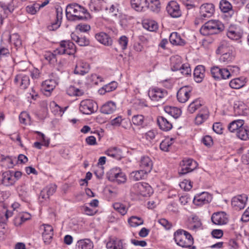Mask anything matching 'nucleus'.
<instances>
[{"instance_id":"1","label":"nucleus","mask_w":249,"mask_h":249,"mask_svg":"<svg viewBox=\"0 0 249 249\" xmlns=\"http://www.w3.org/2000/svg\"><path fill=\"white\" fill-rule=\"evenodd\" d=\"M66 15L69 20L87 19L89 14L83 7L76 3L70 4L66 7Z\"/></svg>"},{"instance_id":"2","label":"nucleus","mask_w":249,"mask_h":249,"mask_svg":"<svg viewBox=\"0 0 249 249\" xmlns=\"http://www.w3.org/2000/svg\"><path fill=\"white\" fill-rule=\"evenodd\" d=\"M174 239L176 243L183 248H189L194 243V239L188 232L181 229L174 233Z\"/></svg>"},{"instance_id":"3","label":"nucleus","mask_w":249,"mask_h":249,"mask_svg":"<svg viewBox=\"0 0 249 249\" xmlns=\"http://www.w3.org/2000/svg\"><path fill=\"white\" fill-rule=\"evenodd\" d=\"M224 27L223 24L218 20H209L200 28V32L204 36L216 34L222 31Z\"/></svg>"},{"instance_id":"4","label":"nucleus","mask_w":249,"mask_h":249,"mask_svg":"<svg viewBox=\"0 0 249 249\" xmlns=\"http://www.w3.org/2000/svg\"><path fill=\"white\" fill-rule=\"evenodd\" d=\"M55 52L59 55L64 54L71 55L76 52L75 46L74 43L70 40H63L61 41L59 47L55 50Z\"/></svg>"},{"instance_id":"5","label":"nucleus","mask_w":249,"mask_h":249,"mask_svg":"<svg viewBox=\"0 0 249 249\" xmlns=\"http://www.w3.org/2000/svg\"><path fill=\"white\" fill-rule=\"evenodd\" d=\"M132 189L136 194L143 196H149L152 193L151 187L145 182L136 183L133 185Z\"/></svg>"},{"instance_id":"6","label":"nucleus","mask_w":249,"mask_h":249,"mask_svg":"<svg viewBox=\"0 0 249 249\" xmlns=\"http://www.w3.org/2000/svg\"><path fill=\"white\" fill-rule=\"evenodd\" d=\"M148 96L153 101L163 102L167 97V92L163 89L154 88L149 90Z\"/></svg>"},{"instance_id":"7","label":"nucleus","mask_w":249,"mask_h":249,"mask_svg":"<svg viewBox=\"0 0 249 249\" xmlns=\"http://www.w3.org/2000/svg\"><path fill=\"white\" fill-rule=\"evenodd\" d=\"M108 179L111 181H116L118 183H124L126 181V177L122 172L120 168H113L108 173Z\"/></svg>"},{"instance_id":"8","label":"nucleus","mask_w":249,"mask_h":249,"mask_svg":"<svg viewBox=\"0 0 249 249\" xmlns=\"http://www.w3.org/2000/svg\"><path fill=\"white\" fill-rule=\"evenodd\" d=\"M214 12V6L212 3H205L201 5L199 8L198 18L206 20L211 18Z\"/></svg>"},{"instance_id":"9","label":"nucleus","mask_w":249,"mask_h":249,"mask_svg":"<svg viewBox=\"0 0 249 249\" xmlns=\"http://www.w3.org/2000/svg\"><path fill=\"white\" fill-rule=\"evenodd\" d=\"M197 166V162L191 159H184L180 163V174H185L195 169Z\"/></svg>"},{"instance_id":"10","label":"nucleus","mask_w":249,"mask_h":249,"mask_svg":"<svg viewBox=\"0 0 249 249\" xmlns=\"http://www.w3.org/2000/svg\"><path fill=\"white\" fill-rule=\"evenodd\" d=\"M192 90L193 88L190 86H184L180 88L177 94L178 102L186 103L190 98Z\"/></svg>"},{"instance_id":"11","label":"nucleus","mask_w":249,"mask_h":249,"mask_svg":"<svg viewBox=\"0 0 249 249\" xmlns=\"http://www.w3.org/2000/svg\"><path fill=\"white\" fill-rule=\"evenodd\" d=\"M212 199V196L210 194L203 192L195 196L193 203L196 205L201 206L209 203Z\"/></svg>"},{"instance_id":"12","label":"nucleus","mask_w":249,"mask_h":249,"mask_svg":"<svg viewBox=\"0 0 249 249\" xmlns=\"http://www.w3.org/2000/svg\"><path fill=\"white\" fill-rule=\"evenodd\" d=\"M248 200V196L245 194L236 196L231 200V205L236 210H241L246 206Z\"/></svg>"},{"instance_id":"13","label":"nucleus","mask_w":249,"mask_h":249,"mask_svg":"<svg viewBox=\"0 0 249 249\" xmlns=\"http://www.w3.org/2000/svg\"><path fill=\"white\" fill-rule=\"evenodd\" d=\"M213 224L217 225L226 224L229 221L227 214L223 211L214 213L211 216Z\"/></svg>"},{"instance_id":"14","label":"nucleus","mask_w":249,"mask_h":249,"mask_svg":"<svg viewBox=\"0 0 249 249\" xmlns=\"http://www.w3.org/2000/svg\"><path fill=\"white\" fill-rule=\"evenodd\" d=\"M95 103L92 100L87 99L81 102L79 110L83 114H90L94 112Z\"/></svg>"},{"instance_id":"15","label":"nucleus","mask_w":249,"mask_h":249,"mask_svg":"<svg viewBox=\"0 0 249 249\" xmlns=\"http://www.w3.org/2000/svg\"><path fill=\"white\" fill-rule=\"evenodd\" d=\"M166 10L171 17L177 18L181 16V12L178 4L175 1H170L166 6Z\"/></svg>"},{"instance_id":"16","label":"nucleus","mask_w":249,"mask_h":249,"mask_svg":"<svg viewBox=\"0 0 249 249\" xmlns=\"http://www.w3.org/2000/svg\"><path fill=\"white\" fill-rule=\"evenodd\" d=\"M89 69L90 67L88 63L83 60H79L76 62L74 73L83 75L89 72Z\"/></svg>"},{"instance_id":"17","label":"nucleus","mask_w":249,"mask_h":249,"mask_svg":"<svg viewBox=\"0 0 249 249\" xmlns=\"http://www.w3.org/2000/svg\"><path fill=\"white\" fill-rule=\"evenodd\" d=\"M56 17L55 21L52 22L51 25L47 26L49 31H55L60 26L62 19V8H57L56 10Z\"/></svg>"},{"instance_id":"18","label":"nucleus","mask_w":249,"mask_h":249,"mask_svg":"<svg viewBox=\"0 0 249 249\" xmlns=\"http://www.w3.org/2000/svg\"><path fill=\"white\" fill-rule=\"evenodd\" d=\"M234 111L236 115L246 116L249 113V109L242 102H237L234 105Z\"/></svg>"},{"instance_id":"19","label":"nucleus","mask_w":249,"mask_h":249,"mask_svg":"<svg viewBox=\"0 0 249 249\" xmlns=\"http://www.w3.org/2000/svg\"><path fill=\"white\" fill-rule=\"evenodd\" d=\"M210 115L207 107H203L199 111L195 118V124L199 125L208 119Z\"/></svg>"},{"instance_id":"20","label":"nucleus","mask_w":249,"mask_h":249,"mask_svg":"<svg viewBox=\"0 0 249 249\" xmlns=\"http://www.w3.org/2000/svg\"><path fill=\"white\" fill-rule=\"evenodd\" d=\"M140 166L142 170L148 174L152 169L153 162L149 157L143 156L141 158Z\"/></svg>"},{"instance_id":"21","label":"nucleus","mask_w":249,"mask_h":249,"mask_svg":"<svg viewBox=\"0 0 249 249\" xmlns=\"http://www.w3.org/2000/svg\"><path fill=\"white\" fill-rule=\"evenodd\" d=\"M132 8L138 12L144 11L147 9V0H131Z\"/></svg>"},{"instance_id":"22","label":"nucleus","mask_w":249,"mask_h":249,"mask_svg":"<svg viewBox=\"0 0 249 249\" xmlns=\"http://www.w3.org/2000/svg\"><path fill=\"white\" fill-rule=\"evenodd\" d=\"M1 183L5 186H10L15 184V182L12 175V171H7L2 174Z\"/></svg>"},{"instance_id":"23","label":"nucleus","mask_w":249,"mask_h":249,"mask_svg":"<svg viewBox=\"0 0 249 249\" xmlns=\"http://www.w3.org/2000/svg\"><path fill=\"white\" fill-rule=\"evenodd\" d=\"M44 231L42 233V237L44 242L46 244H49L53 238V228L47 224L43 225Z\"/></svg>"},{"instance_id":"24","label":"nucleus","mask_w":249,"mask_h":249,"mask_svg":"<svg viewBox=\"0 0 249 249\" xmlns=\"http://www.w3.org/2000/svg\"><path fill=\"white\" fill-rule=\"evenodd\" d=\"M157 123L160 128L165 131H169L172 128L171 123L163 116L158 117Z\"/></svg>"},{"instance_id":"25","label":"nucleus","mask_w":249,"mask_h":249,"mask_svg":"<svg viewBox=\"0 0 249 249\" xmlns=\"http://www.w3.org/2000/svg\"><path fill=\"white\" fill-rule=\"evenodd\" d=\"M95 38L98 41L105 45L110 46L112 43V40L111 37L104 32L96 34L95 35Z\"/></svg>"},{"instance_id":"26","label":"nucleus","mask_w":249,"mask_h":249,"mask_svg":"<svg viewBox=\"0 0 249 249\" xmlns=\"http://www.w3.org/2000/svg\"><path fill=\"white\" fill-rule=\"evenodd\" d=\"M116 109V104L112 101H108L102 106L100 111L105 114H110L113 113Z\"/></svg>"},{"instance_id":"27","label":"nucleus","mask_w":249,"mask_h":249,"mask_svg":"<svg viewBox=\"0 0 249 249\" xmlns=\"http://www.w3.org/2000/svg\"><path fill=\"white\" fill-rule=\"evenodd\" d=\"M105 154L108 156L119 160H120L122 157V150L117 147H110L106 151Z\"/></svg>"},{"instance_id":"28","label":"nucleus","mask_w":249,"mask_h":249,"mask_svg":"<svg viewBox=\"0 0 249 249\" xmlns=\"http://www.w3.org/2000/svg\"><path fill=\"white\" fill-rule=\"evenodd\" d=\"M93 244L89 239L78 240L76 244V249H92Z\"/></svg>"},{"instance_id":"29","label":"nucleus","mask_w":249,"mask_h":249,"mask_svg":"<svg viewBox=\"0 0 249 249\" xmlns=\"http://www.w3.org/2000/svg\"><path fill=\"white\" fill-rule=\"evenodd\" d=\"M134 125L144 128L147 125L146 120L142 115H134L131 119Z\"/></svg>"},{"instance_id":"30","label":"nucleus","mask_w":249,"mask_h":249,"mask_svg":"<svg viewBox=\"0 0 249 249\" xmlns=\"http://www.w3.org/2000/svg\"><path fill=\"white\" fill-rule=\"evenodd\" d=\"M171 69L173 71H178L180 69L182 63L181 58L178 55H174L170 57Z\"/></svg>"},{"instance_id":"31","label":"nucleus","mask_w":249,"mask_h":249,"mask_svg":"<svg viewBox=\"0 0 249 249\" xmlns=\"http://www.w3.org/2000/svg\"><path fill=\"white\" fill-rule=\"evenodd\" d=\"M205 69L203 66H197L194 70V76L195 81L198 83L201 82L205 76Z\"/></svg>"},{"instance_id":"32","label":"nucleus","mask_w":249,"mask_h":249,"mask_svg":"<svg viewBox=\"0 0 249 249\" xmlns=\"http://www.w3.org/2000/svg\"><path fill=\"white\" fill-rule=\"evenodd\" d=\"M246 83V78L242 77L232 79L230 81L229 85L232 89H239L243 87Z\"/></svg>"},{"instance_id":"33","label":"nucleus","mask_w":249,"mask_h":249,"mask_svg":"<svg viewBox=\"0 0 249 249\" xmlns=\"http://www.w3.org/2000/svg\"><path fill=\"white\" fill-rule=\"evenodd\" d=\"M202 223L199 218L197 216H194L189 222L188 227V229L196 231L201 228Z\"/></svg>"},{"instance_id":"34","label":"nucleus","mask_w":249,"mask_h":249,"mask_svg":"<svg viewBox=\"0 0 249 249\" xmlns=\"http://www.w3.org/2000/svg\"><path fill=\"white\" fill-rule=\"evenodd\" d=\"M228 37L232 40H238L241 37L242 34L234 27H230L227 33Z\"/></svg>"},{"instance_id":"35","label":"nucleus","mask_w":249,"mask_h":249,"mask_svg":"<svg viewBox=\"0 0 249 249\" xmlns=\"http://www.w3.org/2000/svg\"><path fill=\"white\" fill-rule=\"evenodd\" d=\"M169 40L173 45L181 46L185 44V41L181 38L180 35L177 32H173L171 34Z\"/></svg>"},{"instance_id":"36","label":"nucleus","mask_w":249,"mask_h":249,"mask_svg":"<svg viewBox=\"0 0 249 249\" xmlns=\"http://www.w3.org/2000/svg\"><path fill=\"white\" fill-rule=\"evenodd\" d=\"M243 120H237L231 122L228 125L229 130L232 133H236L239 130L242 125H244Z\"/></svg>"},{"instance_id":"37","label":"nucleus","mask_w":249,"mask_h":249,"mask_svg":"<svg viewBox=\"0 0 249 249\" xmlns=\"http://www.w3.org/2000/svg\"><path fill=\"white\" fill-rule=\"evenodd\" d=\"M107 249H123L124 246L122 240L118 239L109 240L106 245Z\"/></svg>"},{"instance_id":"38","label":"nucleus","mask_w":249,"mask_h":249,"mask_svg":"<svg viewBox=\"0 0 249 249\" xmlns=\"http://www.w3.org/2000/svg\"><path fill=\"white\" fill-rule=\"evenodd\" d=\"M234 51L232 50L222 53V55L219 58V60L221 62L227 64L231 62L234 59Z\"/></svg>"},{"instance_id":"39","label":"nucleus","mask_w":249,"mask_h":249,"mask_svg":"<svg viewBox=\"0 0 249 249\" xmlns=\"http://www.w3.org/2000/svg\"><path fill=\"white\" fill-rule=\"evenodd\" d=\"M71 37L73 41L81 46H87L89 44V40L85 36H79L75 34L72 33L71 35Z\"/></svg>"},{"instance_id":"40","label":"nucleus","mask_w":249,"mask_h":249,"mask_svg":"<svg viewBox=\"0 0 249 249\" xmlns=\"http://www.w3.org/2000/svg\"><path fill=\"white\" fill-rule=\"evenodd\" d=\"M165 111L174 118H178L181 114V111L180 109L173 107H166L164 108Z\"/></svg>"},{"instance_id":"41","label":"nucleus","mask_w":249,"mask_h":249,"mask_svg":"<svg viewBox=\"0 0 249 249\" xmlns=\"http://www.w3.org/2000/svg\"><path fill=\"white\" fill-rule=\"evenodd\" d=\"M56 85V84L54 80L48 79L42 82V88L46 91L50 92L54 89Z\"/></svg>"},{"instance_id":"42","label":"nucleus","mask_w":249,"mask_h":249,"mask_svg":"<svg viewBox=\"0 0 249 249\" xmlns=\"http://www.w3.org/2000/svg\"><path fill=\"white\" fill-rule=\"evenodd\" d=\"M236 134L237 137L242 140L247 141L249 139V130L244 125L239 128Z\"/></svg>"},{"instance_id":"43","label":"nucleus","mask_w":249,"mask_h":249,"mask_svg":"<svg viewBox=\"0 0 249 249\" xmlns=\"http://www.w3.org/2000/svg\"><path fill=\"white\" fill-rule=\"evenodd\" d=\"M147 173L141 170L133 171L130 173V178L134 181H138L144 178Z\"/></svg>"},{"instance_id":"44","label":"nucleus","mask_w":249,"mask_h":249,"mask_svg":"<svg viewBox=\"0 0 249 249\" xmlns=\"http://www.w3.org/2000/svg\"><path fill=\"white\" fill-rule=\"evenodd\" d=\"M147 8L155 13H159L160 9L159 0H149V2H147Z\"/></svg>"},{"instance_id":"45","label":"nucleus","mask_w":249,"mask_h":249,"mask_svg":"<svg viewBox=\"0 0 249 249\" xmlns=\"http://www.w3.org/2000/svg\"><path fill=\"white\" fill-rule=\"evenodd\" d=\"M129 225L132 227H136L143 224V220L136 216H132L128 219Z\"/></svg>"},{"instance_id":"46","label":"nucleus","mask_w":249,"mask_h":249,"mask_svg":"<svg viewBox=\"0 0 249 249\" xmlns=\"http://www.w3.org/2000/svg\"><path fill=\"white\" fill-rule=\"evenodd\" d=\"M219 8L223 13L232 11V6L227 0H221L219 3Z\"/></svg>"},{"instance_id":"47","label":"nucleus","mask_w":249,"mask_h":249,"mask_svg":"<svg viewBox=\"0 0 249 249\" xmlns=\"http://www.w3.org/2000/svg\"><path fill=\"white\" fill-rule=\"evenodd\" d=\"M143 27L150 31H155L158 29L157 23L153 20H145L143 22Z\"/></svg>"},{"instance_id":"48","label":"nucleus","mask_w":249,"mask_h":249,"mask_svg":"<svg viewBox=\"0 0 249 249\" xmlns=\"http://www.w3.org/2000/svg\"><path fill=\"white\" fill-rule=\"evenodd\" d=\"M233 48L232 46H230L228 45V43L225 41H222L218 48L216 50V53H223L224 52H228L233 50Z\"/></svg>"},{"instance_id":"49","label":"nucleus","mask_w":249,"mask_h":249,"mask_svg":"<svg viewBox=\"0 0 249 249\" xmlns=\"http://www.w3.org/2000/svg\"><path fill=\"white\" fill-rule=\"evenodd\" d=\"M113 208L122 215H125L128 210V208L125 205L119 202H116L113 204Z\"/></svg>"},{"instance_id":"50","label":"nucleus","mask_w":249,"mask_h":249,"mask_svg":"<svg viewBox=\"0 0 249 249\" xmlns=\"http://www.w3.org/2000/svg\"><path fill=\"white\" fill-rule=\"evenodd\" d=\"M201 106V101L198 99L194 100L190 103L188 107V111L190 113H193Z\"/></svg>"},{"instance_id":"51","label":"nucleus","mask_w":249,"mask_h":249,"mask_svg":"<svg viewBox=\"0 0 249 249\" xmlns=\"http://www.w3.org/2000/svg\"><path fill=\"white\" fill-rule=\"evenodd\" d=\"M58 54L56 53L55 50L53 53L47 52L45 54L44 56L45 59L52 64H54L57 61L56 55Z\"/></svg>"},{"instance_id":"52","label":"nucleus","mask_w":249,"mask_h":249,"mask_svg":"<svg viewBox=\"0 0 249 249\" xmlns=\"http://www.w3.org/2000/svg\"><path fill=\"white\" fill-rule=\"evenodd\" d=\"M174 139H166L162 141L160 144V148L164 151H168L170 146L172 144Z\"/></svg>"},{"instance_id":"53","label":"nucleus","mask_w":249,"mask_h":249,"mask_svg":"<svg viewBox=\"0 0 249 249\" xmlns=\"http://www.w3.org/2000/svg\"><path fill=\"white\" fill-rule=\"evenodd\" d=\"M16 189L20 196L24 197L27 196L28 191L25 183H22L18 185Z\"/></svg>"},{"instance_id":"54","label":"nucleus","mask_w":249,"mask_h":249,"mask_svg":"<svg viewBox=\"0 0 249 249\" xmlns=\"http://www.w3.org/2000/svg\"><path fill=\"white\" fill-rule=\"evenodd\" d=\"M218 67H213L211 68V72L212 76L216 80H220L221 77V70Z\"/></svg>"},{"instance_id":"55","label":"nucleus","mask_w":249,"mask_h":249,"mask_svg":"<svg viewBox=\"0 0 249 249\" xmlns=\"http://www.w3.org/2000/svg\"><path fill=\"white\" fill-rule=\"evenodd\" d=\"M89 8L91 11L98 12L101 9L99 0H91L89 3Z\"/></svg>"},{"instance_id":"56","label":"nucleus","mask_w":249,"mask_h":249,"mask_svg":"<svg viewBox=\"0 0 249 249\" xmlns=\"http://www.w3.org/2000/svg\"><path fill=\"white\" fill-rule=\"evenodd\" d=\"M19 119L21 123L26 124L30 123L31 118L27 112L23 111L20 114Z\"/></svg>"},{"instance_id":"57","label":"nucleus","mask_w":249,"mask_h":249,"mask_svg":"<svg viewBox=\"0 0 249 249\" xmlns=\"http://www.w3.org/2000/svg\"><path fill=\"white\" fill-rule=\"evenodd\" d=\"M10 41L13 43L17 47H19L21 45V41L19 36L17 34H13L10 37Z\"/></svg>"},{"instance_id":"58","label":"nucleus","mask_w":249,"mask_h":249,"mask_svg":"<svg viewBox=\"0 0 249 249\" xmlns=\"http://www.w3.org/2000/svg\"><path fill=\"white\" fill-rule=\"evenodd\" d=\"M158 135V133L157 131L151 130L145 133L144 134V137L147 141L151 142L154 140Z\"/></svg>"},{"instance_id":"59","label":"nucleus","mask_w":249,"mask_h":249,"mask_svg":"<svg viewBox=\"0 0 249 249\" xmlns=\"http://www.w3.org/2000/svg\"><path fill=\"white\" fill-rule=\"evenodd\" d=\"M30 84V79L29 76L24 75L21 76L19 83V86L21 89H26Z\"/></svg>"},{"instance_id":"60","label":"nucleus","mask_w":249,"mask_h":249,"mask_svg":"<svg viewBox=\"0 0 249 249\" xmlns=\"http://www.w3.org/2000/svg\"><path fill=\"white\" fill-rule=\"evenodd\" d=\"M39 10V4L34 3L32 5H29L26 7V11L28 13L32 15L35 14Z\"/></svg>"},{"instance_id":"61","label":"nucleus","mask_w":249,"mask_h":249,"mask_svg":"<svg viewBox=\"0 0 249 249\" xmlns=\"http://www.w3.org/2000/svg\"><path fill=\"white\" fill-rule=\"evenodd\" d=\"M227 68L230 73V78L236 76L239 73L240 68L236 66H228Z\"/></svg>"},{"instance_id":"62","label":"nucleus","mask_w":249,"mask_h":249,"mask_svg":"<svg viewBox=\"0 0 249 249\" xmlns=\"http://www.w3.org/2000/svg\"><path fill=\"white\" fill-rule=\"evenodd\" d=\"M181 188L185 191H189L192 188V182L187 179H185L179 184Z\"/></svg>"},{"instance_id":"63","label":"nucleus","mask_w":249,"mask_h":249,"mask_svg":"<svg viewBox=\"0 0 249 249\" xmlns=\"http://www.w3.org/2000/svg\"><path fill=\"white\" fill-rule=\"evenodd\" d=\"M180 72L184 75H188L191 74V70L188 64H183L181 65L180 69L178 70Z\"/></svg>"},{"instance_id":"64","label":"nucleus","mask_w":249,"mask_h":249,"mask_svg":"<svg viewBox=\"0 0 249 249\" xmlns=\"http://www.w3.org/2000/svg\"><path fill=\"white\" fill-rule=\"evenodd\" d=\"M56 187L57 186L55 184H51L44 188V192L48 193V195L50 196L55 193Z\"/></svg>"}]
</instances>
